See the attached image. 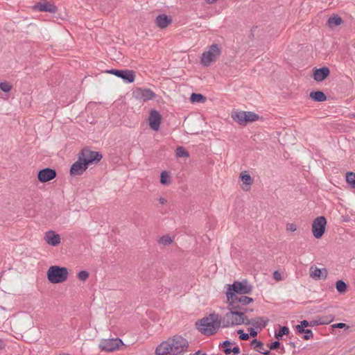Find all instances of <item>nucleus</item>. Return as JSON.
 <instances>
[{"label":"nucleus","instance_id":"a18cd8bd","mask_svg":"<svg viewBox=\"0 0 355 355\" xmlns=\"http://www.w3.org/2000/svg\"><path fill=\"white\" fill-rule=\"evenodd\" d=\"M300 324H301V326H302V327H304V328H306V327H307L308 326H309V322H308L307 320H302V321L300 322Z\"/></svg>","mask_w":355,"mask_h":355},{"label":"nucleus","instance_id":"f3484780","mask_svg":"<svg viewBox=\"0 0 355 355\" xmlns=\"http://www.w3.org/2000/svg\"><path fill=\"white\" fill-rule=\"evenodd\" d=\"M44 240L51 246H57L60 243V236L53 230H49L44 234Z\"/></svg>","mask_w":355,"mask_h":355},{"label":"nucleus","instance_id":"473e14b6","mask_svg":"<svg viewBox=\"0 0 355 355\" xmlns=\"http://www.w3.org/2000/svg\"><path fill=\"white\" fill-rule=\"evenodd\" d=\"M0 89L4 92H9L12 87L7 82H2L0 83Z\"/></svg>","mask_w":355,"mask_h":355},{"label":"nucleus","instance_id":"7c9ffc66","mask_svg":"<svg viewBox=\"0 0 355 355\" xmlns=\"http://www.w3.org/2000/svg\"><path fill=\"white\" fill-rule=\"evenodd\" d=\"M346 181L353 188H355V173L353 172H347L346 174Z\"/></svg>","mask_w":355,"mask_h":355},{"label":"nucleus","instance_id":"aec40b11","mask_svg":"<svg viewBox=\"0 0 355 355\" xmlns=\"http://www.w3.org/2000/svg\"><path fill=\"white\" fill-rule=\"evenodd\" d=\"M329 73L330 71L327 67L315 69L313 71V79L317 82H322L329 75Z\"/></svg>","mask_w":355,"mask_h":355},{"label":"nucleus","instance_id":"c9c22d12","mask_svg":"<svg viewBox=\"0 0 355 355\" xmlns=\"http://www.w3.org/2000/svg\"><path fill=\"white\" fill-rule=\"evenodd\" d=\"M159 242L164 245H169L172 243V239L168 236H163L160 238Z\"/></svg>","mask_w":355,"mask_h":355},{"label":"nucleus","instance_id":"3c124183","mask_svg":"<svg viewBox=\"0 0 355 355\" xmlns=\"http://www.w3.org/2000/svg\"><path fill=\"white\" fill-rule=\"evenodd\" d=\"M207 3H214L217 1V0H206Z\"/></svg>","mask_w":355,"mask_h":355},{"label":"nucleus","instance_id":"423d86ee","mask_svg":"<svg viewBox=\"0 0 355 355\" xmlns=\"http://www.w3.org/2000/svg\"><path fill=\"white\" fill-rule=\"evenodd\" d=\"M226 296H229V293L232 295H241L250 294L252 291V286L246 280L234 281L232 284H227Z\"/></svg>","mask_w":355,"mask_h":355},{"label":"nucleus","instance_id":"4468645a","mask_svg":"<svg viewBox=\"0 0 355 355\" xmlns=\"http://www.w3.org/2000/svg\"><path fill=\"white\" fill-rule=\"evenodd\" d=\"M57 175L55 169L45 168L41 169L37 173V178L40 182H46L54 179Z\"/></svg>","mask_w":355,"mask_h":355},{"label":"nucleus","instance_id":"c03bdc74","mask_svg":"<svg viewBox=\"0 0 355 355\" xmlns=\"http://www.w3.org/2000/svg\"><path fill=\"white\" fill-rule=\"evenodd\" d=\"M248 331L250 332L249 335H250L252 337H256L257 336V332L254 328H249Z\"/></svg>","mask_w":355,"mask_h":355},{"label":"nucleus","instance_id":"f8f14e48","mask_svg":"<svg viewBox=\"0 0 355 355\" xmlns=\"http://www.w3.org/2000/svg\"><path fill=\"white\" fill-rule=\"evenodd\" d=\"M123 343L120 338L103 339L99 344V348L101 351L113 352L123 345Z\"/></svg>","mask_w":355,"mask_h":355},{"label":"nucleus","instance_id":"4c0bfd02","mask_svg":"<svg viewBox=\"0 0 355 355\" xmlns=\"http://www.w3.org/2000/svg\"><path fill=\"white\" fill-rule=\"evenodd\" d=\"M304 334L303 338L304 340H309L313 337V334L311 329H306Z\"/></svg>","mask_w":355,"mask_h":355},{"label":"nucleus","instance_id":"79ce46f5","mask_svg":"<svg viewBox=\"0 0 355 355\" xmlns=\"http://www.w3.org/2000/svg\"><path fill=\"white\" fill-rule=\"evenodd\" d=\"M280 345V343L279 341H275L270 344L269 346L270 349H276Z\"/></svg>","mask_w":355,"mask_h":355},{"label":"nucleus","instance_id":"de8ad7c7","mask_svg":"<svg viewBox=\"0 0 355 355\" xmlns=\"http://www.w3.org/2000/svg\"><path fill=\"white\" fill-rule=\"evenodd\" d=\"M190 355H207L205 353L202 352L201 351H197L195 353Z\"/></svg>","mask_w":355,"mask_h":355},{"label":"nucleus","instance_id":"9b49d317","mask_svg":"<svg viewBox=\"0 0 355 355\" xmlns=\"http://www.w3.org/2000/svg\"><path fill=\"white\" fill-rule=\"evenodd\" d=\"M326 225L327 220L324 216H318L313 220L312 232L315 238L320 239L322 236L325 232Z\"/></svg>","mask_w":355,"mask_h":355},{"label":"nucleus","instance_id":"412c9836","mask_svg":"<svg viewBox=\"0 0 355 355\" xmlns=\"http://www.w3.org/2000/svg\"><path fill=\"white\" fill-rule=\"evenodd\" d=\"M155 24L161 29L166 28L172 22V19L166 15H159L155 19Z\"/></svg>","mask_w":355,"mask_h":355},{"label":"nucleus","instance_id":"6ab92c4d","mask_svg":"<svg viewBox=\"0 0 355 355\" xmlns=\"http://www.w3.org/2000/svg\"><path fill=\"white\" fill-rule=\"evenodd\" d=\"M327 275L326 268L320 269L314 266L310 268V276L314 279H325Z\"/></svg>","mask_w":355,"mask_h":355},{"label":"nucleus","instance_id":"cd10ccee","mask_svg":"<svg viewBox=\"0 0 355 355\" xmlns=\"http://www.w3.org/2000/svg\"><path fill=\"white\" fill-rule=\"evenodd\" d=\"M160 182L164 185H168L171 182L170 175L167 171H162L160 175Z\"/></svg>","mask_w":355,"mask_h":355},{"label":"nucleus","instance_id":"09e8293b","mask_svg":"<svg viewBox=\"0 0 355 355\" xmlns=\"http://www.w3.org/2000/svg\"><path fill=\"white\" fill-rule=\"evenodd\" d=\"M261 354H263V355H271L269 351L265 349L261 352Z\"/></svg>","mask_w":355,"mask_h":355},{"label":"nucleus","instance_id":"603ef678","mask_svg":"<svg viewBox=\"0 0 355 355\" xmlns=\"http://www.w3.org/2000/svg\"><path fill=\"white\" fill-rule=\"evenodd\" d=\"M60 355H70V354H67V353H63V354H61Z\"/></svg>","mask_w":355,"mask_h":355},{"label":"nucleus","instance_id":"8fccbe9b","mask_svg":"<svg viewBox=\"0 0 355 355\" xmlns=\"http://www.w3.org/2000/svg\"><path fill=\"white\" fill-rule=\"evenodd\" d=\"M4 347V343L2 340L0 339V350Z\"/></svg>","mask_w":355,"mask_h":355},{"label":"nucleus","instance_id":"49530a36","mask_svg":"<svg viewBox=\"0 0 355 355\" xmlns=\"http://www.w3.org/2000/svg\"><path fill=\"white\" fill-rule=\"evenodd\" d=\"M158 200H159V202L161 205H164V204H166L167 202V200L166 198H162V197L159 198L158 199Z\"/></svg>","mask_w":355,"mask_h":355},{"label":"nucleus","instance_id":"39448f33","mask_svg":"<svg viewBox=\"0 0 355 355\" xmlns=\"http://www.w3.org/2000/svg\"><path fill=\"white\" fill-rule=\"evenodd\" d=\"M226 297L228 307H230L232 309L245 311V312L247 311L245 306L254 302V299L252 297L244 295H232V293L230 292L229 293V296H226Z\"/></svg>","mask_w":355,"mask_h":355},{"label":"nucleus","instance_id":"ea45409f","mask_svg":"<svg viewBox=\"0 0 355 355\" xmlns=\"http://www.w3.org/2000/svg\"><path fill=\"white\" fill-rule=\"evenodd\" d=\"M331 320H320L319 322H317V321H314V322H311V323L309 324L310 326H313L315 324H329L331 321Z\"/></svg>","mask_w":355,"mask_h":355},{"label":"nucleus","instance_id":"f03ea898","mask_svg":"<svg viewBox=\"0 0 355 355\" xmlns=\"http://www.w3.org/2000/svg\"><path fill=\"white\" fill-rule=\"evenodd\" d=\"M101 159L102 155L100 153L83 148L78 154V160L71 165L70 174L72 176L80 175L89 164H97Z\"/></svg>","mask_w":355,"mask_h":355},{"label":"nucleus","instance_id":"1a4fd4ad","mask_svg":"<svg viewBox=\"0 0 355 355\" xmlns=\"http://www.w3.org/2000/svg\"><path fill=\"white\" fill-rule=\"evenodd\" d=\"M234 121L241 125H245L248 122H253L259 119L258 114L252 112L238 111L232 114Z\"/></svg>","mask_w":355,"mask_h":355},{"label":"nucleus","instance_id":"a211bd4d","mask_svg":"<svg viewBox=\"0 0 355 355\" xmlns=\"http://www.w3.org/2000/svg\"><path fill=\"white\" fill-rule=\"evenodd\" d=\"M269 320L265 317H257L252 319L247 318L246 325H252L255 329H262L266 327Z\"/></svg>","mask_w":355,"mask_h":355},{"label":"nucleus","instance_id":"e433bc0d","mask_svg":"<svg viewBox=\"0 0 355 355\" xmlns=\"http://www.w3.org/2000/svg\"><path fill=\"white\" fill-rule=\"evenodd\" d=\"M331 328L332 329H348L349 328V327L348 325H347L345 323H343V322H339V323H336V324H334L331 325Z\"/></svg>","mask_w":355,"mask_h":355},{"label":"nucleus","instance_id":"864d4df0","mask_svg":"<svg viewBox=\"0 0 355 355\" xmlns=\"http://www.w3.org/2000/svg\"><path fill=\"white\" fill-rule=\"evenodd\" d=\"M290 344L291 345V346H293V347H295V344H294V343H291Z\"/></svg>","mask_w":355,"mask_h":355},{"label":"nucleus","instance_id":"0eeeda50","mask_svg":"<svg viewBox=\"0 0 355 355\" xmlns=\"http://www.w3.org/2000/svg\"><path fill=\"white\" fill-rule=\"evenodd\" d=\"M68 275L69 272L65 267L53 266L47 271L48 279L53 284L64 282L67 279Z\"/></svg>","mask_w":355,"mask_h":355},{"label":"nucleus","instance_id":"72a5a7b5","mask_svg":"<svg viewBox=\"0 0 355 355\" xmlns=\"http://www.w3.org/2000/svg\"><path fill=\"white\" fill-rule=\"evenodd\" d=\"M89 277V272L86 270H81L78 273V278L81 281H85Z\"/></svg>","mask_w":355,"mask_h":355},{"label":"nucleus","instance_id":"f257e3e1","mask_svg":"<svg viewBox=\"0 0 355 355\" xmlns=\"http://www.w3.org/2000/svg\"><path fill=\"white\" fill-rule=\"evenodd\" d=\"M188 341L181 336H174L161 343L155 349L156 355H182L187 352Z\"/></svg>","mask_w":355,"mask_h":355},{"label":"nucleus","instance_id":"2f4dec72","mask_svg":"<svg viewBox=\"0 0 355 355\" xmlns=\"http://www.w3.org/2000/svg\"><path fill=\"white\" fill-rule=\"evenodd\" d=\"M288 334H289L288 327L284 326V327H282L279 329V331L275 333V336L277 339H279L284 335H288Z\"/></svg>","mask_w":355,"mask_h":355},{"label":"nucleus","instance_id":"7ed1b4c3","mask_svg":"<svg viewBox=\"0 0 355 355\" xmlns=\"http://www.w3.org/2000/svg\"><path fill=\"white\" fill-rule=\"evenodd\" d=\"M198 329L205 336L215 334L220 327H222V318L218 313H210L196 323Z\"/></svg>","mask_w":355,"mask_h":355},{"label":"nucleus","instance_id":"9d476101","mask_svg":"<svg viewBox=\"0 0 355 355\" xmlns=\"http://www.w3.org/2000/svg\"><path fill=\"white\" fill-rule=\"evenodd\" d=\"M106 72L121 78L125 83H132L135 79V73L132 70L112 69L107 70Z\"/></svg>","mask_w":355,"mask_h":355},{"label":"nucleus","instance_id":"c85d7f7f","mask_svg":"<svg viewBox=\"0 0 355 355\" xmlns=\"http://www.w3.org/2000/svg\"><path fill=\"white\" fill-rule=\"evenodd\" d=\"M336 288L338 293H343L346 291L347 284L343 280L339 279L336 283Z\"/></svg>","mask_w":355,"mask_h":355},{"label":"nucleus","instance_id":"f704fd0d","mask_svg":"<svg viewBox=\"0 0 355 355\" xmlns=\"http://www.w3.org/2000/svg\"><path fill=\"white\" fill-rule=\"evenodd\" d=\"M237 334H239V338L242 340H247L250 338V335L245 333L242 329H239Z\"/></svg>","mask_w":355,"mask_h":355},{"label":"nucleus","instance_id":"4be33fe9","mask_svg":"<svg viewBox=\"0 0 355 355\" xmlns=\"http://www.w3.org/2000/svg\"><path fill=\"white\" fill-rule=\"evenodd\" d=\"M234 345L230 340H225L223 343V345L224 347V353L226 354H230V353H233L234 355H237L240 353V348L237 345H234L233 347L230 346Z\"/></svg>","mask_w":355,"mask_h":355},{"label":"nucleus","instance_id":"ddd939ff","mask_svg":"<svg viewBox=\"0 0 355 355\" xmlns=\"http://www.w3.org/2000/svg\"><path fill=\"white\" fill-rule=\"evenodd\" d=\"M136 98L144 102L153 99L155 97V92L147 88H137L133 92Z\"/></svg>","mask_w":355,"mask_h":355},{"label":"nucleus","instance_id":"20e7f679","mask_svg":"<svg viewBox=\"0 0 355 355\" xmlns=\"http://www.w3.org/2000/svg\"><path fill=\"white\" fill-rule=\"evenodd\" d=\"M227 309L230 311L226 313L222 318L223 328L246 324L248 316L245 311L232 309L228 306Z\"/></svg>","mask_w":355,"mask_h":355},{"label":"nucleus","instance_id":"b1692460","mask_svg":"<svg viewBox=\"0 0 355 355\" xmlns=\"http://www.w3.org/2000/svg\"><path fill=\"white\" fill-rule=\"evenodd\" d=\"M240 178L241 181L243 182V184L247 186V187H243V189L245 191H248L250 189V186L252 184L253 180L251 178V176L245 171L244 173H241L240 175Z\"/></svg>","mask_w":355,"mask_h":355},{"label":"nucleus","instance_id":"6e6552de","mask_svg":"<svg viewBox=\"0 0 355 355\" xmlns=\"http://www.w3.org/2000/svg\"><path fill=\"white\" fill-rule=\"evenodd\" d=\"M221 53L219 46L216 44H211L207 51L202 53L201 63L203 66L208 67L211 62L216 60Z\"/></svg>","mask_w":355,"mask_h":355},{"label":"nucleus","instance_id":"a878e982","mask_svg":"<svg viewBox=\"0 0 355 355\" xmlns=\"http://www.w3.org/2000/svg\"><path fill=\"white\" fill-rule=\"evenodd\" d=\"M190 99L193 103H204L206 97L201 94L192 93Z\"/></svg>","mask_w":355,"mask_h":355},{"label":"nucleus","instance_id":"2eb2a0df","mask_svg":"<svg viewBox=\"0 0 355 355\" xmlns=\"http://www.w3.org/2000/svg\"><path fill=\"white\" fill-rule=\"evenodd\" d=\"M148 121L150 127L152 130L157 131L160 128L162 116L157 110H152L150 112Z\"/></svg>","mask_w":355,"mask_h":355},{"label":"nucleus","instance_id":"a19ab883","mask_svg":"<svg viewBox=\"0 0 355 355\" xmlns=\"http://www.w3.org/2000/svg\"><path fill=\"white\" fill-rule=\"evenodd\" d=\"M273 278L277 281H280L282 279V274L276 270L273 272Z\"/></svg>","mask_w":355,"mask_h":355},{"label":"nucleus","instance_id":"58836bf2","mask_svg":"<svg viewBox=\"0 0 355 355\" xmlns=\"http://www.w3.org/2000/svg\"><path fill=\"white\" fill-rule=\"evenodd\" d=\"M286 230L289 232H295L297 230V225L295 223H288Z\"/></svg>","mask_w":355,"mask_h":355},{"label":"nucleus","instance_id":"dca6fc26","mask_svg":"<svg viewBox=\"0 0 355 355\" xmlns=\"http://www.w3.org/2000/svg\"><path fill=\"white\" fill-rule=\"evenodd\" d=\"M35 10L40 12H48L50 13H55L58 8L54 3H51L46 0H42L34 6Z\"/></svg>","mask_w":355,"mask_h":355},{"label":"nucleus","instance_id":"37998d69","mask_svg":"<svg viewBox=\"0 0 355 355\" xmlns=\"http://www.w3.org/2000/svg\"><path fill=\"white\" fill-rule=\"evenodd\" d=\"M305 328L304 327H302V326H301V324H297L296 326V331L300 333V334H302L305 331Z\"/></svg>","mask_w":355,"mask_h":355},{"label":"nucleus","instance_id":"bb28decb","mask_svg":"<svg viewBox=\"0 0 355 355\" xmlns=\"http://www.w3.org/2000/svg\"><path fill=\"white\" fill-rule=\"evenodd\" d=\"M175 155L178 157L187 158L189 153L183 146H178L175 150Z\"/></svg>","mask_w":355,"mask_h":355},{"label":"nucleus","instance_id":"393cba45","mask_svg":"<svg viewBox=\"0 0 355 355\" xmlns=\"http://www.w3.org/2000/svg\"><path fill=\"white\" fill-rule=\"evenodd\" d=\"M310 97L316 102H324L327 100L326 95L321 91L311 92L310 93Z\"/></svg>","mask_w":355,"mask_h":355},{"label":"nucleus","instance_id":"5701e85b","mask_svg":"<svg viewBox=\"0 0 355 355\" xmlns=\"http://www.w3.org/2000/svg\"><path fill=\"white\" fill-rule=\"evenodd\" d=\"M343 22L342 18L338 15H334L330 17L327 21V24L331 28H335Z\"/></svg>","mask_w":355,"mask_h":355},{"label":"nucleus","instance_id":"c756f323","mask_svg":"<svg viewBox=\"0 0 355 355\" xmlns=\"http://www.w3.org/2000/svg\"><path fill=\"white\" fill-rule=\"evenodd\" d=\"M251 344L253 345L254 349L259 353H261L265 349L263 343L257 339L253 340Z\"/></svg>","mask_w":355,"mask_h":355}]
</instances>
